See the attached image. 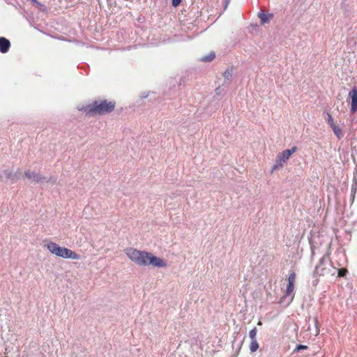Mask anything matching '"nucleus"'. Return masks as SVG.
Here are the masks:
<instances>
[{
  "label": "nucleus",
  "instance_id": "nucleus-14",
  "mask_svg": "<svg viewBox=\"0 0 357 357\" xmlns=\"http://www.w3.org/2000/svg\"><path fill=\"white\" fill-rule=\"evenodd\" d=\"M257 333V328H254L249 332V337L251 339V340H257V339H256Z\"/></svg>",
  "mask_w": 357,
  "mask_h": 357
},
{
  "label": "nucleus",
  "instance_id": "nucleus-2",
  "mask_svg": "<svg viewBox=\"0 0 357 357\" xmlns=\"http://www.w3.org/2000/svg\"><path fill=\"white\" fill-rule=\"evenodd\" d=\"M116 102L114 101H108L103 100L101 101H95L88 105L85 111L87 114L91 115H103L112 112L115 108Z\"/></svg>",
  "mask_w": 357,
  "mask_h": 357
},
{
  "label": "nucleus",
  "instance_id": "nucleus-23",
  "mask_svg": "<svg viewBox=\"0 0 357 357\" xmlns=\"http://www.w3.org/2000/svg\"><path fill=\"white\" fill-rule=\"evenodd\" d=\"M328 123H330L331 126V124H334L333 117L331 116V114L328 115Z\"/></svg>",
  "mask_w": 357,
  "mask_h": 357
},
{
  "label": "nucleus",
  "instance_id": "nucleus-3",
  "mask_svg": "<svg viewBox=\"0 0 357 357\" xmlns=\"http://www.w3.org/2000/svg\"><path fill=\"white\" fill-rule=\"evenodd\" d=\"M47 249L53 255L63 259H80L81 256L77 252L65 247H61L59 244L49 241L45 245Z\"/></svg>",
  "mask_w": 357,
  "mask_h": 357
},
{
  "label": "nucleus",
  "instance_id": "nucleus-11",
  "mask_svg": "<svg viewBox=\"0 0 357 357\" xmlns=\"http://www.w3.org/2000/svg\"><path fill=\"white\" fill-rule=\"evenodd\" d=\"M259 343L257 342V340H251V342L249 346V349L250 352L254 353L257 351V350L259 349Z\"/></svg>",
  "mask_w": 357,
  "mask_h": 357
},
{
  "label": "nucleus",
  "instance_id": "nucleus-6",
  "mask_svg": "<svg viewBox=\"0 0 357 357\" xmlns=\"http://www.w3.org/2000/svg\"><path fill=\"white\" fill-rule=\"evenodd\" d=\"M349 97L351 99L350 112L351 114L357 111V89L354 87L349 93Z\"/></svg>",
  "mask_w": 357,
  "mask_h": 357
},
{
  "label": "nucleus",
  "instance_id": "nucleus-12",
  "mask_svg": "<svg viewBox=\"0 0 357 357\" xmlns=\"http://www.w3.org/2000/svg\"><path fill=\"white\" fill-rule=\"evenodd\" d=\"M331 128H333V130L335 135L340 138L342 137V130L338 126H335V124H331Z\"/></svg>",
  "mask_w": 357,
  "mask_h": 357
},
{
  "label": "nucleus",
  "instance_id": "nucleus-19",
  "mask_svg": "<svg viewBox=\"0 0 357 357\" xmlns=\"http://www.w3.org/2000/svg\"><path fill=\"white\" fill-rule=\"evenodd\" d=\"M307 349V346H305V345H302V344H299V345H298V346L296 347V349H295V350H296V351H301V350H303V349Z\"/></svg>",
  "mask_w": 357,
  "mask_h": 357
},
{
  "label": "nucleus",
  "instance_id": "nucleus-18",
  "mask_svg": "<svg viewBox=\"0 0 357 357\" xmlns=\"http://www.w3.org/2000/svg\"><path fill=\"white\" fill-rule=\"evenodd\" d=\"M348 271L346 268H340L338 270V277H344Z\"/></svg>",
  "mask_w": 357,
  "mask_h": 357
},
{
  "label": "nucleus",
  "instance_id": "nucleus-7",
  "mask_svg": "<svg viewBox=\"0 0 357 357\" xmlns=\"http://www.w3.org/2000/svg\"><path fill=\"white\" fill-rule=\"evenodd\" d=\"M10 47V41L4 37H0V52L1 53H6L9 50Z\"/></svg>",
  "mask_w": 357,
  "mask_h": 357
},
{
  "label": "nucleus",
  "instance_id": "nucleus-17",
  "mask_svg": "<svg viewBox=\"0 0 357 357\" xmlns=\"http://www.w3.org/2000/svg\"><path fill=\"white\" fill-rule=\"evenodd\" d=\"M296 275L295 273H291L289 276V278H288V282L289 283H295V281H296Z\"/></svg>",
  "mask_w": 357,
  "mask_h": 357
},
{
  "label": "nucleus",
  "instance_id": "nucleus-16",
  "mask_svg": "<svg viewBox=\"0 0 357 357\" xmlns=\"http://www.w3.org/2000/svg\"><path fill=\"white\" fill-rule=\"evenodd\" d=\"M231 76H232V68L227 69V70L224 73V77L227 79L229 80V79L231 77Z\"/></svg>",
  "mask_w": 357,
  "mask_h": 357
},
{
  "label": "nucleus",
  "instance_id": "nucleus-13",
  "mask_svg": "<svg viewBox=\"0 0 357 357\" xmlns=\"http://www.w3.org/2000/svg\"><path fill=\"white\" fill-rule=\"evenodd\" d=\"M294 289V283H289L287 284V290H286V295L289 296L290 295Z\"/></svg>",
  "mask_w": 357,
  "mask_h": 357
},
{
  "label": "nucleus",
  "instance_id": "nucleus-15",
  "mask_svg": "<svg viewBox=\"0 0 357 357\" xmlns=\"http://www.w3.org/2000/svg\"><path fill=\"white\" fill-rule=\"evenodd\" d=\"M4 174L6 177L8 179L15 180V175L13 174L9 170H5Z\"/></svg>",
  "mask_w": 357,
  "mask_h": 357
},
{
  "label": "nucleus",
  "instance_id": "nucleus-5",
  "mask_svg": "<svg viewBox=\"0 0 357 357\" xmlns=\"http://www.w3.org/2000/svg\"><path fill=\"white\" fill-rule=\"evenodd\" d=\"M289 150H284L282 152L280 153L276 158L275 163L272 167V172L282 168L284 165L287 162L289 159Z\"/></svg>",
  "mask_w": 357,
  "mask_h": 357
},
{
  "label": "nucleus",
  "instance_id": "nucleus-9",
  "mask_svg": "<svg viewBox=\"0 0 357 357\" xmlns=\"http://www.w3.org/2000/svg\"><path fill=\"white\" fill-rule=\"evenodd\" d=\"M258 17L261 20V24H265L268 22L273 17V14H266L264 13H259Z\"/></svg>",
  "mask_w": 357,
  "mask_h": 357
},
{
  "label": "nucleus",
  "instance_id": "nucleus-21",
  "mask_svg": "<svg viewBox=\"0 0 357 357\" xmlns=\"http://www.w3.org/2000/svg\"><path fill=\"white\" fill-rule=\"evenodd\" d=\"M181 2V0H172V6L174 7L178 6Z\"/></svg>",
  "mask_w": 357,
  "mask_h": 357
},
{
  "label": "nucleus",
  "instance_id": "nucleus-4",
  "mask_svg": "<svg viewBox=\"0 0 357 357\" xmlns=\"http://www.w3.org/2000/svg\"><path fill=\"white\" fill-rule=\"evenodd\" d=\"M326 259V257L324 256L320 259L318 264L315 267L313 273L314 277L325 276L331 273V268H333V264L331 261L328 263Z\"/></svg>",
  "mask_w": 357,
  "mask_h": 357
},
{
  "label": "nucleus",
  "instance_id": "nucleus-24",
  "mask_svg": "<svg viewBox=\"0 0 357 357\" xmlns=\"http://www.w3.org/2000/svg\"><path fill=\"white\" fill-rule=\"evenodd\" d=\"M257 325L258 326H261L262 325V322L261 321H259L258 323H257Z\"/></svg>",
  "mask_w": 357,
  "mask_h": 357
},
{
  "label": "nucleus",
  "instance_id": "nucleus-20",
  "mask_svg": "<svg viewBox=\"0 0 357 357\" xmlns=\"http://www.w3.org/2000/svg\"><path fill=\"white\" fill-rule=\"evenodd\" d=\"M215 91L218 96H220L223 93V89L220 86H218L215 89Z\"/></svg>",
  "mask_w": 357,
  "mask_h": 357
},
{
  "label": "nucleus",
  "instance_id": "nucleus-25",
  "mask_svg": "<svg viewBox=\"0 0 357 357\" xmlns=\"http://www.w3.org/2000/svg\"><path fill=\"white\" fill-rule=\"evenodd\" d=\"M31 1H33V3H38L37 0H31Z\"/></svg>",
  "mask_w": 357,
  "mask_h": 357
},
{
  "label": "nucleus",
  "instance_id": "nucleus-8",
  "mask_svg": "<svg viewBox=\"0 0 357 357\" xmlns=\"http://www.w3.org/2000/svg\"><path fill=\"white\" fill-rule=\"evenodd\" d=\"M25 176L31 179L35 182H39L42 181L44 178L41 176L38 173L32 172L30 170H27L24 172Z\"/></svg>",
  "mask_w": 357,
  "mask_h": 357
},
{
  "label": "nucleus",
  "instance_id": "nucleus-10",
  "mask_svg": "<svg viewBox=\"0 0 357 357\" xmlns=\"http://www.w3.org/2000/svg\"><path fill=\"white\" fill-rule=\"evenodd\" d=\"M215 57V54L213 52H210L208 55L203 56L200 60L204 62H209L213 61Z\"/></svg>",
  "mask_w": 357,
  "mask_h": 357
},
{
  "label": "nucleus",
  "instance_id": "nucleus-22",
  "mask_svg": "<svg viewBox=\"0 0 357 357\" xmlns=\"http://www.w3.org/2000/svg\"><path fill=\"white\" fill-rule=\"evenodd\" d=\"M289 150V156L291 155V154L294 153L296 150H297V147L296 146H293L291 149H288Z\"/></svg>",
  "mask_w": 357,
  "mask_h": 357
},
{
  "label": "nucleus",
  "instance_id": "nucleus-1",
  "mask_svg": "<svg viewBox=\"0 0 357 357\" xmlns=\"http://www.w3.org/2000/svg\"><path fill=\"white\" fill-rule=\"evenodd\" d=\"M125 253L132 262L141 266L152 265L154 267L165 268L167 266L163 259L146 251L128 248L125 250Z\"/></svg>",
  "mask_w": 357,
  "mask_h": 357
}]
</instances>
